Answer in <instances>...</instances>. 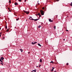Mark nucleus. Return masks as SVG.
Masks as SVG:
<instances>
[{"mask_svg":"<svg viewBox=\"0 0 72 72\" xmlns=\"http://www.w3.org/2000/svg\"><path fill=\"white\" fill-rule=\"evenodd\" d=\"M19 2H21V0H18Z\"/></svg>","mask_w":72,"mask_h":72,"instance_id":"aec40b11","label":"nucleus"},{"mask_svg":"<svg viewBox=\"0 0 72 72\" xmlns=\"http://www.w3.org/2000/svg\"><path fill=\"white\" fill-rule=\"evenodd\" d=\"M41 66V65H39V67H40V66Z\"/></svg>","mask_w":72,"mask_h":72,"instance_id":"5701e85b","label":"nucleus"},{"mask_svg":"<svg viewBox=\"0 0 72 72\" xmlns=\"http://www.w3.org/2000/svg\"><path fill=\"white\" fill-rule=\"evenodd\" d=\"M19 19V18H18V19H16V21H18V19Z\"/></svg>","mask_w":72,"mask_h":72,"instance_id":"dca6fc26","label":"nucleus"},{"mask_svg":"<svg viewBox=\"0 0 72 72\" xmlns=\"http://www.w3.org/2000/svg\"><path fill=\"white\" fill-rule=\"evenodd\" d=\"M10 29V28H8V29H7V30H6V31H7V32H8V31H9V29Z\"/></svg>","mask_w":72,"mask_h":72,"instance_id":"9d476101","label":"nucleus"},{"mask_svg":"<svg viewBox=\"0 0 72 72\" xmlns=\"http://www.w3.org/2000/svg\"><path fill=\"white\" fill-rule=\"evenodd\" d=\"M24 13H26V14H28V13H29V12L26 11L24 10Z\"/></svg>","mask_w":72,"mask_h":72,"instance_id":"7ed1b4c3","label":"nucleus"},{"mask_svg":"<svg viewBox=\"0 0 72 72\" xmlns=\"http://www.w3.org/2000/svg\"><path fill=\"white\" fill-rule=\"evenodd\" d=\"M40 62L41 63V62H42V59H40Z\"/></svg>","mask_w":72,"mask_h":72,"instance_id":"f8f14e48","label":"nucleus"},{"mask_svg":"<svg viewBox=\"0 0 72 72\" xmlns=\"http://www.w3.org/2000/svg\"><path fill=\"white\" fill-rule=\"evenodd\" d=\"M66 31H68V30H66Z\"/></svg>","mask_w":72,"mask_h":72,"instance_id":"c756f323","label":"nucleus"},{"mask_svg":"<svg viewBox=\"0 0 72 72\" xmlns=\"http://www.w3.org/2000/svg\"><path fill=\"white\" fill-rule=\"evenodd\" d=\"M0 33V34H1V33Z\"/></svg>","mask_w":72,"mask_h":72,"instance_id":"ea45409f","label":"nucleus"},{"mask_svg":"<svg viewBox=\"0 0 72 72\" xmlns=\"http://www.w3.org/2000/svg\"><path fill=\"white\" fill-rule=\"evenodd\" d=\"M16 0V1H17V0Z\"/></svg>","mask_w":72,"mask_h":72,"instance_id":"a18cd8bd","label":"nucleus"},{"mask_svg":"<svg viewBox=\"0 0 72 72\" xmlns=\"http://www.w3.org/2000/svg\"><path fill=\"white\" fill-rule=\"evenodd\" d=\"M63 40H64H64H65V39H64Z\"/></svg>","mask_w":72,"mask_h":72,"instance_id":"e433bc0d","label":"nucleus"},{"mask_svg":"<svg viewBox=\"0 0 72 72\" xmlns=\"http://www.w3.org/2000/svg\"><path fill=\"white\" fill-rule=\"evenodd\" d=\"M0 62H1V59H0Z\"/></svg>","mask_w":72,"mask_h":72,"instance_id":"473e14b6","label":"nucleus"},{"mask_svg":"<svg viewBox=\"0 0 72 72\" xmlns=\"http://www.w3.org/2000/svg\"><path fill=\"white\" fill-rule=\"evenodd\" d=\"M1 62H2V63H3V61L1 60Z\"/></svg>","mask_w":72,"mask_h":72,"instance_id":"2f4dec72","label":"nucleus"},{"mask_svg":"<svg viewBox=\"0 0 72 72\" xmlns=\"http://www.w3.org/2000/svg\"><path fill=\"white\" fill-rule=\"evenodd\" d=\"M1 30V28L0 27V30Z\"/></svg>","mask_w":72,"mask_h":72,"instance_id":"58836bf2","label":"nucleus"},{"mask_svg":"<svg viewBox=\"0 0 72 72\" xmlns=\"http://www.w3.org/2000/svg\"><path fill=\"white\" fill-rule=\"evenodd\" d=\"M1 35H0V36H1Z\"/></svg>","mask_w":72,"mask_h":72,"instance_id":"79ce46f5","label":"nucleus"},{"mask_svg":"<svg viewBox=\"0 0 72 72\" xmlns=\"http://www.w3.org/2000/svg\"><path fill=\"white\" fill-rule=\"evenodd\" d=\"M31 20H32V21H33V20H35V19H31Z\"/></svg>","mask_w":72,"mask_h":72,"instance_id":"b1692460","label":"nucleus"},{"mask_svg":"<svg viewBox=\"0 0 72 72\" xmlns=\"http://www.w3.org/2000/svg\"><path fill=\"white\" fill-rule=\"evenodd\" d=\"M68 64H69L68 63H67V64H66V65H67V66L68 65Z\"/></svg>","mask_w":72,"mask_h":72,"instance_id":"4be33fe9","label":"nucleus"},{"mask_svg":"<svg viewBox=\"0 0 72 72\" xmlns=\"http://www.w3.org/2000/svg\"><path fill=\"white\" fill-rule=\"evenodd\" d=\"M30 52H29L28 53V54H30Z\"/></svg>","mask_w":72,"mask_h":72,"instance_id":"f704fd0d","label":"nucleus"},{"mask_svg":"<svg viewBox=\"0 0 72 72\" xmlns=\"http://www.w3.org/2000/svg\"><path fill=\"white\" fill-rule=\"evenodd\" d=\"M53 70H54V69H51V72H53Z\"/></svg>","mask_w":72,"mask_h":72,"instance_id":"2eb2a0df","label":"nucleus"},{"mask_svg":"<svg viewBox=\"0 0 72 72\" xmlns=\"http://www.w3.org/2000/svg\"><path fill=\"white\" fill-rule=\"evenodd\" d=\"M36 15H39V17H41V15H40V13H39L38 14H36Z\"/></svg>","mask_w":72,"mask_h":72,"instance_id":"f03ea898","label":"nucleus"},{"mask_svg":"<svg viewBox=\"0 0 72 72\" xmlns=\"http://www.w3.org/2000/svg\"><path fill=\"white\" fill-rule=\"evenodd\" d=\"M32 72H36V70H33L32 71Z\"/></svg>","mask_w":72,"mask_h":72,"instance_id":"6e6552de","label":"nucleus"},{"mask_svg":"<svg viewBox=\"0 0 72 72\" xmlns=\"http://www.w3.org/2000/svg\"><path fill=\"white\" fill-rule=\"evenodd\" d=\"M54 72H56V71H55Z\"/></svg>","mask_w":72,"mask_h":72,"instance_id":"a19ab883","label":"nucleus"},{"mask_svg":"<svg viewBox=\"0 0 72 72\" xmlns=\"http://www.w3.org/2000/svg\"><path fill=\"white\" fill-rule=\"evenodd\" d=\"M8 10H10V8H8Z\"/></svg>","mask_w":72,"mask_h":72,"instance_id":"7c9ffc66","label":"nucleus"},{"mask_svg":"<svg viewBox=\"0 0 72 72\" xmlns=\"http://www.w3.org/2000/svg\"><path fill=\"white\" fill-rule=\"evenodd\" d=\"M20 50L21 51V52H22V51H23V50L21 49H20Z\"/></svg>","mask_w":72,"mask_h":72,"instance_id":"ddd939ff","label":"nucleus"},{"mask_svg":"<svg viewBox=\"0 0 72 72\" xmlns=\"http://www.w3.org/2000/svg\"><path fill=\"white\" fill-rule=\"evenodd\" d=\"M59 1V0H56V1Z\"/></svg>","mask_w":72,"mask_h":72,"instance_id":"cd10ccee","label":"nucleus"},{"mask_svg":"<svg viewBox=\"0 0 72 72\" xmlns=\"http://www.w3.org/2000/svg\"><path fill=\"white\" fill-rule=\"evenodd\" d=\"M31 18H32L31 17H30V18H29V19H31Z\"/></svg>","mask_w":72,"mask_h":72,"instance_id":"c85d7f7f","label":"nucleus"},{"mask_svg":"<svg viewBox=\"0 0 72 72\" xmlns=\"http://www.w3.org/2000/svg\"><path fill=\"white\" fill-rule=\"evenodd\" d=\"M39 5V4H40V3H38Z\"/></svg>","mask_w":72,"mask_h":72,"instance_id":"c03bdc74","label":"nucleus"},{"mask_svg":"<svg viewBox=\"0 0 72 72\" xmlns=\"http://www.w3.org/2000/svg\"><path fill=\"white\" fill-rule=\"evenodd\" d=\"M40 12L41 14V15H43L44 14V11L41 10H40Z\"/></svg>","mask_w":72,"mask_h":72,"instance_id":"f257e3e1","label":"nucleus"},{"mask_svg":"<svg viewBox=\"0 0 72 72\" xmlns=\"http://www.w3.org/2000/svg\"><path fill=\"white\" fill-rule=\"evenodd\" d=\"M1 64H2V66H3V63H1Z\"/></svg>","mask_w":72,"mask_h":72,"instance_id":"a878e982","label":"nucleus"},{"mask_svg":"<svg viewBox=\"0 0 72 72\" xmlns=\"http://www.w3.org/2000/svg\"><path fill=\"white\" fill-rule=\"evenodd\" d=\"M56 28V26H54V29H55Z\"/></svg>","mask_w":72,"mask_h":72,"instance_id":"f3484780","label":"nucleus"},{"mask_svg":"<svg viewBox=\"0 0 72 72\" xmlns=\"http://www.w3.org/2000/svg\"><path fill=\"white\" fill-rule=\"evenodd\" d=\"M37 43V42H32V44H33V45H34V44H35Z\"/></svg>","mask_w":72,"mask_h":72,"instance_id":"20e7f679","label":"nucleus"},{"mask_svg":"<svg viewBox=\"0 0 72 72\" xmlns=\"http://www.w3.org/2000/svg\"><path fill=\"white\" fill-rule=\"evenodd\" d=\"M1 59L2 60H3L4 59V58H3V57H2L1 58Z\"/></svg>","mask_w":72,"mask_h":72,"instance_id":"423d86ee","label":"nucleus"},{"mask_svg":"<svg viewBox=\"0 0 72 72\" xmlns=\"http://www.w3.org/2000/svg\"><path fill=\"white\" fill-rule=\"evenodd\" d=\"M54 68H55L54 67H52V69H54Z\"/></svg>","mask_w":72,"mask_h":72,"instance_id":"393cba45","label":"nucleus"},{"mask_svg":"<svg viewBox=\"0 0 72 72\" xmlns=\"http://www.w3.org/2000/svg\"><path fill=\"white\" fill-rule=\"evenodd\" d=\"M39 19H34V21H37V20H39Z\"/></svg>","mask_w":72,"mask_h":72,"instance_id":"1a4fd4ad","label":"nucleus"},{"mask_svg":"<svg viewBox=\"0 0 72 72\" xmlns=\"http://www.w3.org/2000/svg\"><path fill=\"white\" fill-rule=\"evenodd\" d=\"M37 67H39V66H37Z\"/></svg>","mask_w":72,"mask_h":72,"instance_id":"37998d69","label":"nucleus"},{"mask_svg":"<svg viewBox=\"0 0 72 72\" xmlns=\"http://www.w3.org/2000/svg\"><path fill=\"white\" fill-rule=\"evenodd\" d=\"M51 63H52L53 64V63H54V62H53V61H51V62H50Z\"/></svg>","mask_w":72,"mask_h":72,"instance_id":"6ab92c4d","label":"nucleus"},{"mask_svg":"<svg viewBox=\"0 0 72 72\" xmlns=\"http://www.w3.org/2000/svg\"><path fill=\"white\" fill-rule=\"evenodd\" d=\"M24 1H25V2H26V0H25Z\"/></svg>","mask_w":72,"mask_h":72,"instance_id":"c9c22d12","label":"nucleus"},{"mask_svg":"<svg viewBox=\"0 0 72 72\" xmlns=\"http://www.w3.org/2000/svg\"><path fill=\"white\" fill-rule=\"evenodd\" d=\"M44 7H43V8H42V9L43 10H44Z\"/></svg>","mask_w":72,"mask_h":72,"instance_id":"412c9836","label":"nucleus"},{"mask_svg":"<svg viewBox=\"0 0 72 72\" xmlns=\"http://www.w3.org/2000/svg\"><path fill=\"white\" fill-rule=\"evenodd\" d=\"M5 28L6 30L7 29V26L6 25H6Z\"/></svg>","mask_w":72,"mask_h":72,"instance_id":"4468645a","label":"nucleus"},{"mask_svg":"<svg viewBox=\"0 0 72 72\" xmlns=\"http://www.w3.org/2000/svg\"><path fill=\"white\" fill-rule=\"evenodd\" d=\"M49 21L50 22H53V20H51V19H49Z\"/></svg>","mask_w":72,"mask_h":72,"instance_id":"39448f33","label":"nucleus"},{"mask_svg":"<svg viewBox=\"0 0 72 72\" xmlns=\"http://www.w3.org/2000/svg\"><path fill=\"white\" fill-rule=\"evenodd\" d=\"M5 39V38L4 37H3V39Z\"/></svg>","mask_w":72,"mask_h":72,"instance_id":"4c0bfd02","label":"nucleus"},{"mask_svg":"<svg viewBox=\"0 0 72 72\" xmlns=\"http://www.w3.org/2000/svg\"><path fill=\"white\" fill-rule=\"evenodd\" d=\"M38 45H39V46H41V45L39 43L38 44Z\"/></svg>","mask_w":72,"mask_h":72,"instance_id":"9b49d317","label":"nucleus"},{"mask_svg":"<svg viewBox=\"0 0 72 72\" xmlns=\"http://www.w3.org/2000/svg\"><path fill=\"white\" fill-rule=\"evenodd\" d=\"M9 2L10 3H11V1H10V0L9 1Z\"/></svg>","mask_w":72,"mask_h":72,"instance_id":"bb28decb","label":"nucleus"},{"mask_svg":"<svg viewBox=\"0 0 72 72\" xmlns=\"http://www.w3.org/2000/svg\"><path fill=\"white\" fill-rule=\"evenodd\" d=\"M15 5H18V3L17 2H15L14 3Z\"/></svg>","mask_w":72,"mask_h":72,"instance_id":"0eeeda50","label":"nucleus"},{"mask_svg":"<svg viewBox=\"0 0 72 72\" xmlns=\"http://www.w3.org/2000/svg\"><path fill=\"white\" fill-rule=\"evenodd\" d=\"M9 11L10 12H11V11L10 10H9Z\"/></svg>","mask_w":72,"mask_h":72,"instance_id":"72a5a7b5","label":"nucleus"},{"mask_svg":"<svg viewBox=\"0 0 72 72\" xmlns=\"http://www.w3.org/2000/svg\"><path fill=\"white\" fill-rule=\"evenodd\" d=\"M40 27H41V26L40 25L38 26V28H40Z\"/></svg>","mask_w":72,"mask_h":72,"instance_id":"a211bd4d","label":"nucleus"}]
</instances>
